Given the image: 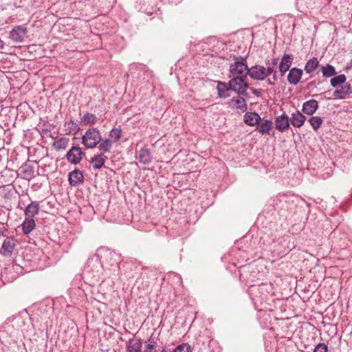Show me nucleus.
I'll use <instances>...</instances> for the list:
<instances>
[{"instance_id":"1","label":"nucleus","mask_w":352,"mask_h":352,"mask_svg":"<svg viewBox=\"0 0 352 352\" xmlns=\"http://www.w3.org/2000/svg\"><path fill=\"white\" fill-rule=\"evenodd\" d=\"M276 61L274 59L272 63L267 64V67H265L262 65H256L249 68V76L254 80H263L267 76L272 75V80H268L269 84L274 85L278 80L277 71L275 68Z\"/></svg>"},{"instance_id":"2","label":"nucleus","mask_w":352,"mask_h":352,"mask_svg":"<svg viewBox=\"0 0 352 352\" xmlns=\"http://www.w3.org/2000/svg\"><path fill=\"white\" fill-rule=\"evenodd\" d=\"M230 77L246 78L249 76V68L245 63V59L235 58V61L230 66Z\"/></svg>"},{"instance_id":"3","label":"nucleus","mask_w":352,"mask_h":352,"mask_svg":"<svg viewBox=\"0 0 352 352\" xmlns=\"http://www.w3.org/2000/svg\"><path fill=\"white\" fill-rule=\"evenodd\" d=\"M101 141V134L97 128H90L82 137V143L87 148H93Z\"/></svg>"},{"instance_id":"4","label":"nucleus","mask_w":352,"mask_h":352,"mask_svg":"<svg viewBox=\"0 0 352 352\" xmlns=\"http://www.w3.org/2000/svg\"><path fill=\"white\" fill-rule=\"evenodd\" d=\"M232 78L228 82V85L232 91L237 93L239 95L247 96V89H248V84L246 82V78L231 77Z\"/></svg>"},{"instance_id":"5","label":"nucleus","mask_w":352,"mask_h":352,"mask_svg":"<svg viewBox=\"0 0 352 352\" xmlns=\"http://www.w3.org/2000/svg\"><path fill=\"white\" fill-rule=\"evenodd\" d=\"M84 155L82 148L79 146H72L67 153L66 158L72 164H78L80 162Z\"/></svg>"},{"instance_id":"6","label":"nucleus","mask_w":352,"mask_h":352,"mask_svg":"<svg viewBox=\"0 0 352 352\" xmlns=\"http://www.w3.org/2000/svg\"><path fill=\"white\" fill-rule=\"evenodd\" d=\"M27 32L28 30L26 27L24 25H18L10 32L9 38L16 43L22 42L24 40Z\"/></svg>"},{"instance_id":"7","label":"nucleus","mask_w":352,"mask_h":352,"mask_svg":"<svg viewBox=\"0 0 352 352\" xmlns=\"http://www.w3.org/2000/svg\"><path fill=\"white\" fill-rule=\"evenodd\" d=\"M275 128L280 132H285L289 128V118L285 113L278 116L274 121Z\"/></svg>"},{"instance_id":"8","label":"nucleus","mask_w":352,"mask_h":352,"mask_svg":"<svg viewBox=\"0 0 352 352\" xmlns=\"http://www.w3.org/2000/svg\"><path fill=\"white\" fill-rule=\"evenodd\" d=\"M15 246V240L13 238H6L2 244L0 253L4 256H9L13 252Z\"/></svg>"},{"instance_id":"9","label":"nucleus","mask_w":352,"mask_h":352,"mask_svg":"<svg viewBox=\"0 0 352 352\" xmlns=\"http://www.w3.org/2000/svg\"><path fill=\"white\" fill-rule=\"evenodd\" d=\"M302 76V70L293 67L289 71L287 81L289 84L296 85L300 80Z\"/></svg>"},{"instance_id":"10","label":"nucleus","mask_w":352,"mask_h":352,"mask_svg":"<svg viewBox=\"0 0 352 352\" xmlns=\"http://www.w3.org/2000/svg\"><path fill=\"white\" fill-rule=\"evenodd\" d=\"M293 56L290 54H284L280 62L278 69L281 76H284L292 65Z\"/></svg>"},{"instance_id":"11","label":"nucleus","mask_w":352,"mask_h":352,"mask_svg":"<svg viewBox=\"0 0 352 352\" xmlns=\"http://www.w3.org/2000/svg\"><path fill=\"white\" fill-rule=\"evenodd\" d=\"M84 182V177L82 173L78 170L75 169L69 174V182L72 186H76Z\"/></svg>"},{"instance_id":"12","label":"nucleus","mask_w":352,"mask_h":352,"mask_svg":"<svg viewBox=\"0 0 352 352\" xmlns=\"http://www.w3.org/2000/svg\"><path fill=\"white\" fill-rule=\"evenodd\" d=\"M142 342L140 339L133 338L130 339L126 344V352H142Z\"/></svg>"},{"instance_id":"13","label":"nucleus","mask_w":352,"mask_h":352,"mask_svg":"<svg viewBox=\"0 0 352 352\" xmlns=\"http://www.w3.org/2000/svg\"><path fill=\"white\" fill-rule=\"evenodd\" d=\"M306 120L305 116L299 111H296L291 115V124L295 127H301Z\"/></svg>"},{"instance_id":"14","label":"nucleus","mask_w":352,"mask_h":352,"mask_svg":"<svg viewBox=\"0 0 352 352\" xmlns=\"http://www.w3.org/2000/svg\"><path fill=\"white\" fill-rule=\"evenodd\" d=\"M230 106L237 109H240L243 112L247 110V104L245 99L241 96L232 98L229 102Z\"/></svg>"},{"instance_id":"15","label":"nucleus","mask_w":352,"mask_h":352,"mask_svg":"<svg viewBox=\"0 0 352 352\" xmlns=\"http://www.w3.org/2000/svg\"><path fill=\"white\" fill-rule=\"evenodd\" d=\"M351 92V87L349 85L344 84L334 91L333 96L338 99H344Z\"/></svg>"},{"instance_id":"16","label":"nucleus","mask_w":352,"mask_h":352,"mask_svg":"<svg viewBox=\"0 0 352 352\" xmlns=\"http://www.w3.org/2000/svg\"><path fill=\"white\" fill-rule=\"evenodd\" d=\"M78 123L72 120L65 122L64 131L67 135H75L80 131Z\"/></svg>"},{"instance_id":"17","label":"nucleus","mask_w":352,"mask_h":352,"mask_svg":"<svg viewBox=\"0 0 352 352\" xmlns=\"http://www.w3.org/2000/svg\"><path fill=\"white\" fill-rule=\"evenodd\" d=\"M40 206L38 201H32L28 204L24 210V213L26 217L32 218L36 215L39 212Z\"/></svg>"},{"instance_id":"18","label":"nucleus","mask_w":352,"mask_h":352,"mask_svg":"<svg viewBox=\"0 0 352 352\" xmlns=\"http://www.w3.org/2000/svg\"><path fill=\"white\" fill-rule=\"evenodd\" d=\"M136 158L143 164H148L151 162L152 156L148 148H142L137 154Z\"/></svg>"},{"instance_id":"19","label":"nucleus","mask_w":352,"mask_h":352,"mask_svg":"<svg viewBox=\"0 0 352 352\" xmlns=\"http://www.w3.org/2000/svg\"><path fill=\"white\" fill-rule=\"evenodd\" d=\"M318 107V102L316 100L311 99L303 104L302 110L307 115H312L316 112Z\"/></svg>"},{"instance_id":"20","label":"nucleus","mask_w":352,"mask_h":352,"mask_svg":"<svg viewBox=\"0 0 352 352\" xmlns=\"http://www.w3.org/2000/svg\"><path fill=\"white\" fill-rule=\"evenodd\" d=\"M260 119V116L256 112H247L244 116V122L249 126L257 125Z\"/></svg>"},{"instance_id":"21","label":"nucleus","mask_w":352,"mask_h":352,"mask_svg":"<svg viewBox=\"0 0 352 352\" xmlns=\"http://www.w3.org/2000/svg\"><path fill=\"white\" fill-rule=\"evenodd\" d=\"M272 128V122L268 120L260 119L257 124V129L261 134L267 133Z\"/></svg>"},{"instance_id":"22","label":"nucleus","mask_w":352,"mask_h":352,"mask_svg":"<svg viewBox=\"0 0 352 352\" xmlns=\"http://www.w3.org/2000/svg\"><path fill=\"white\" fill-rule=\"evenodd\" d=\"M107 159V157L102 153L95 155L91 161L93 168L94 169L101 168L104 165Z\"/></svg>"},{"instance_id":"23","label":"nucleus","mask_w":352,"mask_h":352,"mask_svg":"<svg viewBox=\"0 0 352 352\" xmlns=\"http://www.w3.org/2000/svg\"><path fill=\"white\" fill-rule=\"evenodd\" d=\"M218 95L220 98H227L230 96V91L231 89L228 85V83L219 82L217 87Z\"/></svg>"},{"instance_id":"24","label":"nucleus","mask_w":352,"mask_h":352,"mask_svg":"<svg viewBox=\"0 0 352 352\" xmlns=\"http://www.w3.org/2000/svg\"><path fill=\"white\" fill-rule=\"evenodd\" d=\"M23 232L28 234L30 233L36 226L34 220L32 218L26 217L21 224Z\"/></svg>"},{"instance_id":"25","label":"nucleus","mask_w":352,"mask_h":352,"mask_svg":"<svg viewBox=\"0 0 352 352\" xmlns=\"http://www.w3.org/2000/svg\"><path fill=\"white\" fill-rule=\"evenodd\" d=\"M69 140L67 138H60L57 140L54 141L52 144V146L56 151L65 150L68 144Z\"/></svg>"},{"instance_id":"26","label":"nucleus","mask_w":352,"mask_h":352,"mask_svg":"<svg viewBox=\"0 0 352 352\" xmlns=\"http://www.w3.org/2000/svg\"><path fill=\"white\" fill-rule=\"evenodd\" d=\"M98 144V148L102 153H109L113 146V141L110 138L101 140Z\"/></svg>"},{"instance_id":"27","label":"nucleus","mask_w":352,"mask_h":352,"mask_svg":"<svg viewBox=\"0 0 352 352\" xmlns=\"http://www.w3.org/2000/svg\"><path fill=\"white\" fill-rule=\"evenodd\" d=\"M319 62L316 57L309 59L305 66V71L307 74L312 73L318 66Z\"/></svg>"},{"instance_id":"28","label":"nucleus","mask_w":352,"mask_h":352,"mask_svg":"<svg viewBox=\"0 0 352 352\" xmlns=\"http://www.w3.org/2000/svg\"><path fill=\"white\" fill-rule=\"evenodd\" d=\"M98 120L96 115L90 113H86L81 118V123L83 125L94 124Z\"/></svg>"},{"instance_id":"29","label":"nucleus","mask_w":352,"mask_h":352,"mask_svg":"<svg viewBox=\"0 0 352 352\" xmlns=\"http://www.w3.org/2000/svg\"><path fill=\"white\" fill-rule=\"evenodd\" d=\"M322 76L326 78L332 77L336 74L335 67L329 64L321 67Z\"/></svg>"},{"instance_id":"30","label":"nucleus","mask_w":352,"mask_h":352,"mask_svg":"<svg viewBox=\"0 0 352 352\" xmlns=\"http://www.w3.org/2000/svg\"><path fill=\"white\" fill-rule=\"evenodd\" d=\"M346 80V76L344 74H340L339 76H335L331 79V85L333 87H338L341 85H344Z\"/></svg>"},{"instance_id":"31","label":"nucleus","mask_w":352,"mask_h":352,"mask_svg":"<svg viewBox=\"0 0 352 352\" xmlns=\"http://www.w3.org/2000/svg\"><path fill=\"white\" fill-rule=\"evenodd\" d=\"M122 130L119 128H113L109 133L110 140L113 141V143L117 142L121 138Z\"/></svg>"},{"instance_id":"32","label":"nucleus","mask_w":352,"mask_h":352,"mask_svg":"<svg viewBox=\"0 0 352 352\" xmlns=\"http://www.w3.org/2000/svg\"><path fill=\"white\" fill-rule=\"evenodd\" d=\"M309 122L313 129L317 131L322 123V119L319 116H312L309 118Z\"/></svg>"},{"instance_id":"33","label":"nucleus","mask_w":352,"mask_h":352,"mask_svg":"<svg viewBox=\"0 0 352 352\" xmlns=\"http://www.w3.org/2000/svg\"><path fill=\"white\" fill-rule=\"evenodd\" d=\"M157 342L153 339H148L146 342V350L144 352H156Z\"/></svg>"},{"instance_id":"34","label":"nucleus","mask_w":352,"mask_h":352,"mask_svg":"<svg viewBox=\"0 0 352 352\" xmlns=\"http://www.w3.org/2000/svg\"><path fill=\"white\" fill-rule=\"evenodd\" d=\"M192 349L190 344L188 343H182L178 345L174 350L173 352H191Z\"/></svg>"},{"instance_id":"35","label":"nucleus","mask_w":352,"mask_h":352,"mask_svg":"<svg viewBox=\"0 0 352 352\" xmlns=\"http://www.w3.org/2000/svg\"><path fill=\"white\" fill-rule=\"evenodd\" d=\"M327 351H328V347H327V345H326L324 343L318 344L314 349V352H327Z\"/></svg>"},{"instance_id":"36","label":"nucleus","mask_w":352,"mask_h":352,"mask_svg":"<svg viewBox=\"0 0 352 352\" xmlns=\"http://www.w3.org/2000/svg\"><path fill=\"white\" fill-rule=\"evenodd\" d=\"M23 172L26 175L32 177L34 175V169L30 165L25 164Z\"/></svg>"},{"instance_id":"37","label":"nucleus","mask_w":352,"mask_h":352,"mask_svg":"<svg viewBox=\"0 0 352 352\" xmlns=\"http://www.w3.org/2000/svg\"><path fill=\"white\" fill-rule=\"evenodd\" d=\"M160 352H173V350H171L170 349L166 347V348L162 349V350L160 351Z\"/></svg>"},{"instance_id":"38","label":"nucleus","mask_w":352,"mask_h":352,"mask_svg":"<svg viewBox=\"0 0 352 352\" xmlns=\"http://www.w3.org/2000/svg\"><path fill=\"white\" fill-rule=\"evenodd\" d=\"M3 41L0 38V50L3 49Z\"/></svg>"},{"instance_id":"39","label":"nucleus","mask_w":352,"mask_h":352,"mask_svg":"<svg viewBox=\"0 0 352 352\" xmlns=\"http://www.w3.org/2000/svg\"><path fill=\"white\" fill-rule=\"evenodd\" d=\"M257 93H258V90L254 89V90L253 91V94H254L257 95Z\"/></svg>"}]
</instances>
